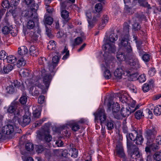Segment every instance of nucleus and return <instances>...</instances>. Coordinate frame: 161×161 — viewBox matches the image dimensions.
<instances>
[{"label": "nucleus", "instance_id": "1", "mask_svg": "<svg viewBox=\"0 0 161 161\" xmlns=\"http://www.w3.org/2000/svg\"><path fill=\"white\" fill-rule=\"evenodd\" d=\"M118 39V36L116 34L112 33L109 36V39H104V44L103 46V49L105 53H114L115 52L116 48L113 44L114 42Z\"/></svg>", "mask_w": 161, "mask_h": 161}, {"label": "nucleus", "instance_id": "2", "mask_svg": "<svg viewBox=\"0 0 161 161\" xmlns=\"http://www.w3.org/2000/svg\"><path fill=\"white\" fill-rule=\"evenodd\" d=\"M45 69H42L41 71L42 79L45 85H43L39 81L35 82V85L38 88H40L43 93H46L47 90L52 79V76L50 74L46 73Z\"/></svg>", "mask_w": 161, "mask_h": 161}, {"label": "nucleus", "instance_id": "3", "mask_svg": "<svg viewBox=\"0 0 161 161\" xmlns=\"http://www.w3.org/2000/svg\"><path fill=\"white\" fill-rule=\"evenodd\" d=\"M25 2L27 5L31 6V9L25 13L26 16L34 19L35 21H37L38 16L36 12L38 8L37 5L35 3L34 0H25Z\"/></svg>", "mask_w": 161, "mask_h": 161}, {"label": "nucleus", "instance_id": "4", "mask_svg": "<svg viewBox=\"0 0 161 161\" xmlns=\"http://www.w3.org/2000/svg\"><path fill=\"white\" fill-rule=\"evenodd\" d=\"M108 109L112 111L114 117L117 119H122V115L119 112L120 106L119 104L116 102H109L107 105Z\"/></svg>", "mask_w": 161, "mask_h": 161}, {"label": "nucleus", "instance_id": "5", "mask_svg": "<svg viewBox=\"0 0 161 161\" xmlns=\"http://www.w3.org/2000/svg\"><path fill=\"white\" fill-rule=\"evenodd\" d=\"M95 117V120L97 122L99 120L101 123H104L105 122L106 117L104 109L101 108L99 109L94 114Z\"/></svg>", "mask_w": 161, "mask_h": 161}, {"label": "nucleus", "instance_id": "6", "mask_svg": "<svg viewBox=\"0 0 161 161\" xmlns=\"http://www.w3.org/2000/svg\"><path fill=\"white\" fill-rule=\"evenodd\" d=\"M145 134L147 140V142L150 143L154 139L157 134V131L154 128H152L150 129H147L145 131Z\"/></svg>", "mask_w": 161, "mask_h": 161}, {"label": "nucleus", "instance_id": "7", "mask_svg": "<svg viewBox=\"0 0 161 161\" xmlns=\"http://www.w3.org/2000/svg\"><path fill=\"white\" fill-rule=\"evenodd\" d=\"M8 112L10 113H14L15 118L16 119L18 116H20L19 115L21 114L20 110L17 108L16 103L13 102L12 103L8 109Z\"/></svg>", "mask_w": 161, "mask_h": 161}, {"label": "nucleus", "instance_id": "8", "mask_svg": "<svg viewBox=\"0 0 161 161\" xmlns=\"http://www.w3.org/2000/svg\"><path fill=\"white\" fill-rule=\"evenodd\" d=\"M137 49L139 50V55L142 56V60L145 62L149 61L150 59V55L143 51L138 43H137Z\"/></svg>", "mask_w": 161, "mask_h": 161}, {"label": "nucleus", "instance_id": "9", "mask_svg": "<svg viewBox=\"0 0 161 161\" xmlns=\"http://www.w3.org/2000/svg\"><path fill=\"white\" fill-rule=\"evenodd\" d=\"M2 131L7 135H12L14 131V127L11 124H8L2 128Z\"/></svg>", "mask_w": 161, "mask_h": 161}, {"label": "nucleus", "instance_id": "10", "mask_svg": "<svg viewBox=\"0 0 161 161\" xmlns=\"http://www.w3.org/2000/svg\"><path fill=\"white\" fill-rule=\"evenodd\" d=\"M39 135L42 137H44V140L47 142H50L52 139V136L50 134V130L49 129L43 130L40 132Z\"/></svg>", "mask_w": 161, "mask_h": 161}, {"label": "nucleus", "instance_id": "11", "mask_svg": "<svg viewBox=\"0 0 161 161\" xmlns=\"http://www.w3.org/2000/svg\"><path fill=\"white\" fill-rule=\"evenodd\" d=\"M20 116H18L16 118L18 120V122L19 124L23 126H25V125H28L30 122L31 119L28 116L26 115L24 116L22 120H20V118L21 117V114L19 115Z\"/></svg>", "mask_w": 161, "mask_h": 161}, {"label": "nucleus", "instance_id": "12", "mask_svg": "<svg viewBox=\"0 0 161 161\" xmlns=\"http://www.w3.org/2000/svg\"><path fill=\"white\" fill-rule=\"evenodd\" d=\"M129 38V36L128 34H126L124 36H122L120 42L119 44V46L120 47V48L122 49L130 44V43L128 42Z\"/></svg>", "mask_w": 161, "mask_h": 161}, {"label": "nucleus", "instance_id": "13", "mask_svg": "<svg viewBox=\"0 0 161 161\" xmlns=\"http://www.w3.org/2000/svg\"><path fill=\"white\" fill-rule=\"evenodd\" d=\"M137 108V107H136L133 111H131L130 108V107L125 108H122L120 111V114H121L122 117H125L128 116L131 112H133Z\"/></svg>", "mask_w": 161, "mask_h": 161}, {"label": "nucleus", "instance_id": "14", "mask_svg": "<svg viewBox=\"0 0 161 161\" xmlns=\"http://www.w3.org/2000/svg\"><path fill=\"white\" fill-rule=\"evenodd\" d=\"M141 154L139 151H138V148L135 149L134 151L131 154L130 161H136L137 158H140ZM140 161H143V159L141 158H140Z\"/></svg>", "mask_w": 161, "mask_h": 161}, {"label": "nucleus", "instance_id": "15", "mask_svg": "<svg viewBox=\"0 0 161 161\" xmlns=\"http://www.w3.org/2000/svg\"><path fill=\"white\" fill-rule=\"evenodd\" d=\"M116 150L119 156L123 158L125 156L124 150L121 143H119L116 145Z\"/></svg>", "mask_w": 161, "mask_h": 161}, {"label": "nucleus", "instance_id": "16", "mask_svg": "<svg viewBox=\"0 0 161 161\" xmlns=\"http://www.w3.org/2000/svg\"><path fill=\"white\" fill-rule=\"evenodd\" d=\"M129 64L134 69H137L140 68V65L137 58H135L133 59H130Z\"/></svg>", "mask_w": 161, "mask_h": 161}, {"label": "nucleus", "instance_id": "17", "mask_svg": "<svg viewBox=\"0 0 161 161\" xmlns=\"http://www.w3.org/2000/svg\"><path fill=\"white\" fill-rule=\"evenodd\" d=\"M123 75H124L123 70L121 68L117 69L114 72V75L116 80H120Z\"/></svg>", "mask_w": 161, "mask_h": 161}, {"label": "nucleus", "instance_id": "18", "mask_svg": "<svg viewBox=\"0 0 161 161\" xmlns=\"http://www.w3.org/2000/svg\"><path fill=\"white\" fill-rule=\"evenodd\" d=\"M13 66L11 64L4 65L2 70L1 66H0V72L3 74H8L13 69Z\"/></svg>", "mask_w": 161, "mask_h": 161}, {"label": "nucleus", "instance_id": "19", "mask_svg": "<svg viewBox=\"0 0 161 161\" xmlns=\"http://www.w3.org/2000/svg\"><path fill=\"white\" fill-rule=\"evenodd\" d=\"M102 69L104 71V76L105 78L107 79L110 78L111 76V74L109 69V66L108 65H106V66L103 65L102 66Z\"/></svg>", "mask_w": 161, "mask_h": 161}, {"label": "nucleus", "instance_id": "20", "mask_svg": "<svg viewBox=\"0 0 161 161\" xmlns=\"http://www.w3.org/2000/svg\"><path fill=\"white\" fill-rule=\"evenodd\" d=\"M116 58L119 61H123L125 60V56L124 53L123 52L122 50L119 48L117 53Z\"/></svg>", "mask_w": 161, "mask_h": 161}, {"label": "nucleus", "instance_id": "21", "mask_svg": "<svg viewBox=\"0 0 161 161\" xmlns=\"http://www.w3.org/2000/svg\"><path fill=\"white\" fill-rule=\"evenodd\" d=\"M138 135L136 137V141H134L135 142V143L137 145H141L142 144L144 138L142 135V132L140 130H138Z\"/></svg>", "mask_w": 161, "mask_h": 161}, {"label": "nucleus", "instance_id": "22", "mask_svg": "<svg viewBox=\"0 0 161 161\" xmlns=\"http://www.w3.org/2000/svg\"><path fill=\"white\" fill-rule=\"evenodd\" d=\"M61 16L64 19V23H66L70 19L69 17V12L65 10H61Z\"/></svg>", "mask_w": 161, "mask_h": 161}, {"label": "nucleus", "instance_id": "23", "mask_svg": "<svg viewBox=\"0 0 161 161\" xmlns=\"http://www.w3.org/2000/svg\"><path fill=\"white\" fill-rule=\"evenodd\" d=\"M36 86L35 85V83L33 86H31L29 88V92L32 94V96H37L39 94V91L36 88Z\"/></svg>", "mask_w": 161, "mask_h": 161}, {"label": "nucleus", "instance_id": "24", "mask_svg": "<svg viewBox=\"0 0 161 161\" xmlns=\"http://www.w3.org/2000/svg\"><path fill=\"white\" fill-rule=\"evenodd\" d=\"M11 84L14 87L16 88H20V90L23 91L24 89V86L22 83L19 82L17 80H14L11 82Z\"/></svg>", "mask_w": 161, "mask_h": 161}, {"label": "nucleus", "instance_id": "25", "mask_svg": "<svg viewBox=\"0 0 161 161\" xmlns=\"http://www.w3.org/2000/svg\"><path fill=\"white\" fill-rule=\"evenodd\" d=\"M18 53L19 55L23 56L27 53L28 49L26 47L22 46L18 48Z\"/></svg>", "mask_w": 161, "mask_h": 161}, {"label": "nucleus", "instance_id": "26", "mask_svg": "<svg viewBox=\"0 0 161 161\" xmlns=\"http://www.w3.org/2000/svg\"><path fill=\"white\" fill-rule=\"evenodd\" d=\"M29 51L31 55L33 56H36L38 55V50L37 48L34 46H31L30 48Z\"/></svg>", "mask_w": 161, "mask_h": 161}, {"label": "nucleus", "instance_id": "27", "mask_svg": "<svg viewBox=\"0 0 161 161\" xmlns=\"http://www.w3.org/2000/svg\"><path fill=\"white\" fill-rule=\"evenodd\" d=\"M127 97V94L126 93H124L123 94H121V96L119 97L120 100L123 103H126L128 104H130L129 100L130 99Z\"/></svg>", "mask_w": 161, "mask_h": 161}, {"label": "nucleus", "instance_id": "28", "mask_svg": "<svg viewBox=\"0 0 161 161\" xmlns=\"http://www.w3.org/2000/svg\"><path fill=\"white\" fill-rule=\"evenodd\" d=\"M123 75L125 76H130L131 77H135L136 78L138 75L137 73H132V71H130L127 69H126L125 71L123 70Z\"/></svg>", "mask_w": 161, "mask_h": 161}, {"label": "nucleus", "instance_id": "29", "mask_svg": "<svg viewBox=\"0 0 161 161\" xmlns=\"http://www.w3.org/2000/svg\"><path fill=\"white\" fill-rule=\"evenodd\" d=\"M138 130H134L132 131V132L129 134V137L130 139L132 140L136 141V136L138 135Z\"/></svg>", "mask_w": 161, "mask_h": 161}, {"label": "nucleus", "instance_id": "30", "mask_svg": "<svg viewBox=\"0 0 161 161\" xmlns=\"http://www.w3.org/2000/svg\"><path fill=\"white\" fill-rule=\"evenodd\" d=\"M153 113L156 116H158L161 114V106L158 105L154 107Z\"/></svg>", "mask_w": 161, "mask_h": 161}, {"label": "nucleus", "instance_id": "31", "mask_svg": "<svg viewBox=\"0 0 161 161\" xmlns=\"http://www.w3.org/2000/svg\"><path fill=\"white\" fill-rule=\"evenodd\" d=\"M8 63L10 64H14L16 61V57L14 56L10 55L6 57Z\"/></svg>", "mask_w": 161, "mask_h": 161}, {"label": "nucleus", "instance_id": "32", "mask_svg": "<svg viewBox=\"0 0 161 161\" xmlns=\"http://www.w3.org/2000/svg\"><path fill=\"white\" fill-rule=\"evenodd\" d=\"M62 53H65L62 58V59L65 60L68 58L69 55V51L68 50V47L65 46L62 52Z\"/></svg>", "mask_w": 161, "mask_h": 161}, {"label": "nucleus", "instance_id": "33", "mask_svg": "<svg viewBox=\"0 0 161 161\" xmlns=\"http://www.w3.org/2000/svg\"><path fill=\"white\" fill-rule=\"evenodd\" d=\"M135 117L137 119H140L144 117L143 111L142 110L137 111L135 114Z\"/></svg>", "mask_w": 161, "mask_h": 161}, {"label": "nucleus", "instance_id": "34", "mask_svg": "<svg viewBox=\"0 0 161 161\" xmlns=\"http://www.w3.org/2000/svg\"><path fill=\"white\" fill-rule=\"evenodd\" d=\"M25 148L28 151H31L34 148L33 144L30 142H27L25 145Z\"/></svg>", "mask_w": 161, "mask_h": 161}, {"label": "nucleus", "instance_id": "35", "mask_svg": "<svg viewBox=\"0 0 161 161\" xmlns=\"http://www.w3.org/2000/svg\"><path fill=\"white\" fill-rule=\"evenodd\" d=\"M70 127L72 130L75 131L80 129V126L78 123L74 122L71 124Z\"/></svg>", "mask_w": 161, "mask_h": 161}, {"label": "nucleus", "instance_id": "36", "mask_svg": "<svg viewBox=\"0 0 161 161\" xmlns=\"http://www.w3.org/2000/svg\"><path fill=\"white\" fill-rule=\"evenodd\" d=\"M26 64V61L23 58H21L18 60L17 63V66L18 67L20 68L21 67L24 66Z\"/></svg>", "mask_w": 161, "mask_h": 161}, {"label": "nucleus", "instance_id": "37", "mask_svg": "<svg viewBox=\"0 0 161 161\" xmlns=\"http://www.w3.org/2000/svg\"><path fill=\"white\" fill-rule=\"evenodd\" d=\"M56 46L54 41L52 40L49 42L47 47L49 50H54Z\"/></svg>", "mask_w": 161, "mask_h": 161}, {"label": "nucleus", "instance_id": "38", "mask_svg": "<svg viewBox=\"0 0 161 161\" xmlns=\"http://www.w3.org/2000/svg\"><path fill=\"white\" fill-rule=\"evenodd\" d=\"M149 108L147 109L146 110L149 115L148 117L150 119H152L153 115L152 112L150 110H152L153 109L154 106L153 104H149Z\"/></svg>", "mask_w": 161, "mask_h": 161}, {"label": "nucleus", "instance_id": "39", "mask_svg": "<svg viewBox=\"0 0 161 161\" xmlns=\"http://www.w3.org/2000/svg\"><path fill=\"white\" fill-rule=\"evenodd\" d=\"M108 20V17L107 16H105L102 20L101 24H100L99 25V28H102L105 25Z\"/></svg>", "mask_w": 161, "mask_h": 161}, {"label": "nucleus", "instance_id": "40", "mask_svg": "<svg viewBox=\"0 0 161 161\" xmlns=\"http://www.w3.org/2000/svg\"><path fill=\"white\" fill-rule=\"evenodd\" d=\"M154 159L157 161L161 160V151L156 152L153 156Z\"/></svg>", "mask_w": 161, "mask_h": 161}, {"label": "nucleus", "instance_id": "41", "mask_svg": "<svg viewBox=\"0 0 161 161\" xmlns=\"http://www.w3.org/2000/svg\"><path fill=\"white\" fill-rule=\"evenodd\" d=\"M35 26V21L32 20H30L27 22V27L29 29H33Z\"/></svg>", "mask_w": 161, "mask_h": 161}, {"label": "nucleus", "instance_id": "42", "mask_svg": "<svg viewBox=\"0 0 161 161\" xmlns=\"http://www.w3.org/2000/svg\"><path fill=\"white\" fill-rule=\"evenodd\" d=\"M19 74L23 77L28 76L29 73V70L26 69H22L20 70L19 72Z\"/></svg>", "mask_w": 161, "mask_h": 161}, {"label": "nucleus", "instance_id": "43", "mask_svg": "<svg viewBox=\"0 0 161 161\" xmlns=\"http://www.w3.org/2000/svg\"><path fill=\"white\" fill-rule=\"evenodd\" d=\"M71 153V156L74 158H76L78 155V151L75 148H73L69 150Z\"/></svg>", "mask_w": 161, "mask_h": 161}, {"label": "nucleus", "instance_id": "44", "mask_svg": "<svg viewBox=\"0 0 161 161\" xmlns=\"http://www.w3.org/2000/svg\"><path fill=\"white\" fill-rule=\"evenodd\" d=\"M33 116L36 118H38L40 116V112L35 107L33 108Z\"/></svg>", "mask_w": 161, "mask_h": 161}, {"label": "nucleus", "instance_id": "45", "mask_svg": "<svg viewBox=\"0 0 161 161\" xmlns=\"http://www.w3.org/2000/svg\"><path fill=\"white\" fill-rule=\"evenodd\" d=\"M27 97L26 95L24 94L20 98L19 102L23 104H25L27 101Z\"/></svg>", "mask_w": 161, "mask_h": 161}, {"label": "nucleus", "instance_id": "46", "mask_svg": "<svg viewBox=\"0 0 161 161\" xmlns=\"http://www.w3.org/2000/svg\"><path fill=\"white\" fill-rule=\"evenodd\" d=\"M102 5L100 3H97L95 5V9L97 12H100L102 10Z\"/></svg>", "mask_w": 161, "mask_h": 161}, {"label": "nucleus", "instance_id": "47", "mask_svg": "<svg viewBox=\"0 0 161 161\" xmlns=\"http://www.w3.org/2000/svg\"><path fill=\"white\" fill-rule=\"evenodd\" d=\"M36 151L38 153H42L44 150V148L41 145H36L35 147Z\"/></svg>", "mask_w": 161, "mask_h": 161}, {"label": "nucleus", "instance_id": "48", "mask_svg": "<svg viewBox=\"0 0 161 161\" xmlns=\"http://www.w3.org/2000/svg\"><path fill=\"white\" fill-rule=\"evenodd\" d=\"M48 66L49 70L51 72H54L55 71V68L57 66L56 64L52 63L51 64H49Z\"/></svg>", "mask_w": 161, "mask_h": 161}, {"label": "nucleus", "instance_id": "49", "mask_svg": "<svg viewBox=\"0 0 161 161\" xmlns=\"http://www.w3.org/2000/svg\"><path fill=\"white\" fill-rule=\"evenodd\" d=\"M31 41L33 42L36 41L38 40V35L36 34V32H33L31 34Z\"/></svg>", "mask_w": 161, "mask_h": 161}, {"label": "nucleus", "instance_id": "50", "mask_svg": "<svg viewBox=\"0 0 161 161\" xmlns=\"http://www.w3.org/2000/svg\"><path fill=\"white\" fill-rule=\"evenodd\" d=\"M6 90L8 92L11 93H13L14 91V87L11 83L9 86H7L6 88Z\"/></svg>", "mask_w": 161, "mask_h": 161}, {"label": "nucleus", "instance_id": "51", "mask_svg": "<svg viewBox=\"0 0 161 161\" xmlns=\"http://www.w3.org/2000/svg\"><path fill=\"white\" fill-rule=\"evenodd\" d=\"M82 39L80 37H78L75 39L73 45L75 46L79 45L82 42Z\"/></svg>", "mask_w": 161, "mask_h": 161}, {"label": "nucleus", "instance_id": "52", "mask_svg": "<svg viewBox=\"0 0 161 161\" xmlns=\"http://www.w3.org/2000/svg\"><path fill=\"white\" fill-rule=\"evenodd\" d=\"M150 147L151 149L153 151L158 150L159 148V145L158 144H156L155 143L150 145Z\"/></svg>", "mask_w": 161, "mask_h": 161}, {"label": "nucleus", "instance_id": "53", "mask_svg": "<svg viewBox=\"0 0 161 161\" xmlns=\"http://www.w3.org/2000/svg\"><path fill=\"white\" fill-rule=\"evenodd\" d=\"M114 126L113 122L111 121H108L106 124V126L108 130H111L113 129Z\"/></svg>", "mask_w": 161, "mask_h": 161}, {"label": "nucleus", "instance_id": "54", "mask_svg": "<svg viewBox=\"0 0 161 161\" xmlns=\"http://www.w3.org/2000/svg\"><path fill=\"white\" fill-rule=\"evenodd\" d=\"M53 23V19L51 17H47L45 20V23L49 25H51Z\"/></svg>", "mask_w": 161, "mask_h": 161}, {"label": "nucleus", "instance_id": "55", "mask_svg": "<svg viewBox=\"0 0 161 161\" xmlns=\"http://www.w3.org/2000/svg\"><path fill=\"white\" fill-rule=\"evenodd\" d=\"M2 31L4 34H7L10 32V29L8 27L5 26L3 28Z\"/></svg>", "mask_w": 161, "mask_h": 161}, {"label": "nucleus", "instance_id": "56", "mask_svg": "<svg viewBox=\"0 0 161 161\" xmlns=\"http://www.w3.org/2000/svg\"><path fill=\"white\" fill-rule=\"evenodd\" d=\"M61 10H64L66 6L68 5L69 3L67 1H65L64 2H61L60 3Z\"/></svg>", "mask_w": 161, "mask_h": 161}, {"label": "nucleus", "instance_id": "57", "mask_svg": "<svg viewBox=\"0 0 161 161\" xmlns=\"http://www.w3.org/2000/svg\"><path fill=\"white\" fill-rule=\"evenodd\" d=\"M149 85L147 83L144 84L142 86V89L144 92H147L149 90Z\"/></svg>", "mask_w": 161, "mask_h": 161}, {"label": "nucleus", "instance_id": "58", "mask_svg": "<svg viewBox=\"0 0 161 161\" xmlns=\"http://www.w3.org/2000/svg\"><path fill=\"white\" fill-rule=\"evenodd\" d=\"M2 6L4 8H8L9 6V2L7 0L3 1L2 3Z\"/></svg>", "mask_w": 161, "mask_h": 161}, {"label": "nucleus", "instance_id": "59", "mask_svg": "<svg viewBox=\"0 0 161 161\" xmlns=\"http://www.w3.org/2000/svg\"><path fill=\"white\" fill-rule=\"evenodd\" d=\"M59 61V58L58 56H55L52 58V63L54 64H56L57 65Z\"/></svg>", "mask_w": 161, "mask_h": 161}, {"label": "nucleus", "instance_id": "60", "mask_svg": "<svg viewBox=\"0 0 161 161\" xmlns=\"http://www.w3.org/2000/svg\"><path fill=\"white\" fill-rule=\"evenodd\" d=\"M129 25L127 23H125L124 25V32L126 34H128L129 32Z\"/></svg>", "mask_w": 161, "mask_h": 161}, {"label": "nucleus", "instance_id": "61", "mask_svg": "<svg viewBox=\"0 0 161 161\" xmlns=\"http://www.w3.org/2000/svg\"><path fill=\"white\" fill-rule=\"evenodd\" d=\"M138 80L140 82H144L146 80L145 75L142 74L138 78Z\"/></svg>", "mask_w": 161, "mask_h": 161}, {"label": "nucleus", "instance_id": "62", "mask_svg": "<svg viewBox=\"0 0 161 161\" xmlns=\"http://www.w3.org/2000/svg\"><path fill=\"white\" fill-rule=\"evenodd\" d=\"M140 25L137 23H135L133 25L132 28L135 31H138L140 29Z\"/></svg>", "mask_w": 161, "mask_h": 161}, {"label": "nucleus", "instance_id": "63", "mask_svg": "<svg viewBox=\"0 0 161 161\" xmlns=\"http://www.w3.org/2000/svg\"><path fill=\"white\" fill-rule=\"evenodd\" d=\"M156 71L154 68H151L148 71V74L151 76H153L156 73Z\"/></svg>", "mask_w": 161, "mask_h": 161}, {"label": "nucleus", "instance_id": "64", "mask_svg": "<svg viewBox=\"0 0 161 161\" xmlns=\"http://www.w3.org/2000/svg\"><path fill=\"white\" fill-rule=\"evenodd\" d=\"M45 120V119L43 118L42 119L36 121L35 123V127H37L40 126Z\"/></svg>", "mask_w": 161, "mask_h": 161}]
</instances>
